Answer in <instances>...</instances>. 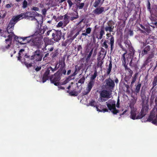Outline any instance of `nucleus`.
Here are the masks:
<instances>
[{
    "instance_id": "680f3d73",
    "label": "nucleus",
    "mask_w": 157,
    "mask_h": 157,
    "mask_svg": "<svg viewBox=\"0 0 157 157\" xmlns=\"http://www.w3.org/2000/svg\"><path fill=\"white\" fill-rule=\"evenodd\" d=\"M53 47H52L50 48L48 50H49V51H52L53 50Z\"/></svg>"
},
{
    "instance_id": "f257e3e1",
    "label": "nucleus",
    "mask_w": 157,
    "mask_h": 157,
    "mask_svg": "<svg viewBox=\"0 0 157 157\" xmlns=\"http://www.w3.org/2000/svg\"><path fill=\"white\" fill-rule=\"evenodd\" d=\"M30 37H32V39L29 40L30 41H32L34 45L39 47V29L35 32L31 36L26 37H19L17 36H15L14 37V40L18 42L21 44H26V43L29 42L27 41L25 42H23V41H25L26 39H29ZM29 40V39H28Z\"/></svg>"
},
{
    "instance_id": "72a5a7b5",
    "label": "nucleus",
    "mask_w": 157,
    "mask_h": 157,
    "mask_svg": "<svg viewBox=\"0 0 157 157\" xmlns=\"http://www.w3.org/2000/svg\"><path fill=\"white\" fill-rule=\"evenodd\" d=\"M101 0H95L94 3V7H97L100 3Z\"/></svg>"
},
{
    "instance_id": "6e6d98bb",
    "label": "nucleus",
    "mask_w": 157,
    "mask_h": 157,
    "mask_svg": "<svg viewBox=\"0 0 157 157\" xmlns=\"http://www.w3.org/2000/svg\"><path fill=\"white\" fill-rule=\"evenodd\" d=\"M79 31H78L74 36V37H76L79 34Z\"/></svg>"
},
{
    "instance_id": "6e6552de",
    "label": "nucleus",
    "mask_w": 157,
    "mask_h": 157,
    "mask_svg": "<svg viewBox=\"0 0 157 157\" xmlns=\"http://www.w3.org/2000/svg\"><path fill=\"white\" fill-rule=\"evenodd\" d=\"M57 67V65L56 64L54 68H53L51 66L50 67H48V69H47V70L46 71V72H45L43 77L42 78V82H43L44 83L46 81V80L48 79V75H49L50 70H52V71L53 72L55 71H56L57 69L56 68Z\"/></svg>"
},
{
    "instance_id": "c03bdc74",
    "label": "nucleus",
    "mask_w": 157,
    "mask_h": 157,
    "mask_svg": "<svg viewBox=\"0 0 157 157\" xmlns=\"http://www.w3.org/2000/svg\"><path fill=\"white\" fill-rule=\"evenodd\" d=\"M102 64L103 62L101 60H98L97 63V66L98 67H101Z\"/></svg>"
},
{
    "instance_id": "f3484780",
    "label": "nucleus",
    "mask_w": 157,
    "mask_h": 157,
    "mask_svg": "<svg viewBox=\"0 0 157 157\" xmlns=\"http://www.w3.org/2000/svg\"><path fill=\"white\" fill-rule=\"evenodd\" d=\"M104 11V8L102 7H99L97 8L93 11L94 14L99 15L102 13Z\"/></svg>"
},
{
    "instance_id": "e433bc0d",
    "label": "nucleus",
    "mask_w": 157,
    "mask_h": 157,
    "mask_svg": "<svg viewBox=\"0 0 157 157\" xmlns=\"http://www.w3.org/2000/svg\"><path fill=\"white\" fill-rule=\"evenodd\" d=\"M93 49H92L91 51L90 52L89 54L87 55V56L86 57V59H89L90 58L91 56L92 55V54L93 53Z\"/></svg>"
},
{
    "instance_id": "7c9ffc66",
    "label": "nucleus",
    "mask_w": 157,
    "mask_h": 157,
    "mask_svg": "<svg viewBox=\"0 0 157 157\" xmlns=\"http://www.w3.org/2000/svg\"><path fill=\"white\" fill-rule=\"evenodd\" d=\"M97 71L96 70L94 71V72L93 75H92L91 78L90 80L94 81V80L96 78L97 76Z\"/></svg>"
},
{
    "instance_id": "20e7f679",
    "label": "nucleus",
    "mask_w": 157,
    "mask_h": 157,
    "mask_svg": "<svg viewBox=\"0 0 157 157\" xmlns=\"http://www.w3.org/2000/svg\"><path fill=\"white\" fill-rule=\"evenodd\" d=\"M147 121H151L152 123L157 125V108L153 109Z\"/></svg>"
},
{
    "instance_id": "c756f323",
    "label": "nucleus",
    "mask_w": 157,
    "mask_h": 157,
    "mask_svg": "<svg viewBox=\"0 0 157 157\" xmlns=\"http://www.w3.org/2000/svg\"><path fill=\"white\" fill-rule=\"evenodd\" d=\"M41 30L40 31V33L41 34H43L45 31L48 29L46 26H45L41 28Z\"/></svg>"
},
{
    "instance_id": "39448f33",
    "label": "nucleus",
    "mask_w": 157,
    "mask_h": 157,
    "mask_svg": "<svg viewBox=\"0 0 157 157\" xmlns=\"http://www.w3.org/2000/svg\"><path fill=\"white\" fill-rule=\"evenodd\" d=\"M106 103L109 109L113 114H116L118 111L116 108V101L113 100H109L106 102Z\"/></svg>"
},
{
    "instance_id": "774afa93",
    "label": "nucleus",
    "mask_w": 157,
    "mask_h": 157,
    "mask_svg": "<svg viewBox=\"0 0 157 157\" xmlns=\"http://www.w3.org/2000/svg\"><path fill=\"white\" fill-rule=\"evenodd\" d=\"M83 19L82 20L79 22V23L78 24V25H80L81 23L83 21Z\"/></svg>"
},
{
    "instance_id": "7ed1b4c3",
    "label": "nucleus",
    "mask_w": 157,
    "mask_h": 157,
    "mask_svg": "<svg viewBox=\"0 0 157 157\" xmlns=\"http://www.w3.org/2000/svg\"><path fill=\"white\" fill-rule=\"evenodd\" d=\"M111 92L109 91L104 90L100 92L98 101L100 102L105 101L111 97Z\"/></svg>"
},
{
    "instance_id": "393cba45",
    "label": "nucleus",
    "mask_w": 157,
    "mask_h": 157,
    "mask_svg": "<svg viewBox=\"0 0 157 157\" xmlns=\"http://www.w3.org/2000/svg\"><path fill=\"white\" fill-rule=\"evenodd\" d=\"M145 114L144 109H142L139 115L137 116V119L142 118Z\"/></svg>"
},
{
    "instance_id": "4be33fe9",
    "label": "nucleus",
    "mask_w": 157,
    "mask_h": 157,
    "mask_svg": "<svg viewBox=\"0 0 157 157\" xmlns=\"http://www.w3.org/2000/svg\"><path fill=\"white\" fill-rule=\"evenodd\" d=\"M134 54V51L132 50V52L130 54V55H129L127 57V60L128 61L127 62L128 63V60L129 59H131V60L129 63V65L130 66H132V59H133V56H132Z\"/></svg>"
},
{
    "instance_id": "a878e982",
    "label": "nucleus",
    "mask_w": 157,
    "mask_h": 157,
    "mask_svg": "<svg viewBox=\"0 0 157 157\" xmlns=\"http://www.w3.org/2000/svg\"><path fill=\"white\" fill-rule=\"evenodd\" d=\"M31 15H33V18L32 19H34V20H36L37 21V22L39 25V22L37 21V20L35 18V17L36 16H39V14L38 13L36 12H31Z\"/></svg>"
},
{
    "instance_id": "b1692460",
    "label": "nucleus",
    "mask_w": 157,
    "mask_h": 157,
    "mask_svg": "<svg viewBox=\"0 0 157 157\" xmlns=\"http://www.w3.org/2000/svg\"><path fill=\"white\" fill-rule=\"evenodd\" d=\"M91 31V29L90 28H88L86 29V31H82L83 32H84L82 33V36H86L88 34L90 33Z\"/></svg>"
},
{
    "instance_id": "6ab92c4d",
    "label": "nucleus",
    "mask_w": 157,
    "mask_h": 157,
    "mask_svg": "<svg viewBox=\"0 0 157 157\" xmlns=\"http://www.w3.org/2000/svg\"><path fill=\"white\" fill-rule=\"evenodd\" d=\"M69 17L66 14L64 16V18L63 23L64 24V27L67 25L69 23Z\"/></svg>"
},
{
    "instance_id": "49530a36",
    "label": "nucleus",
    "mask_w": 157,
    "mask_h": 157,
    "mask_svg": "<svg viewBox=\"0 0 157 157\" xmlns=\"http://www.w3.org/2000/svg\"><path fill=\"white\" fill-rule=\"evenodd\" d=\"M19 56L17 57V59L20 61H21L23 62V59L21 60V53H18Z\"/></svg>"
},
{
    "instance_id": "4468645a",
    "label": "nucleus",
    "mask_w": 157,
    "mask_h": 157,
    "mask_svg": "<svg viewBox=\"0 0 157 157\" xmlns=\"http://www.w3.org/2000/svg\"><path fill=\"white\" fill-rule=\"evenodd\" d=\"M94 84V81L90 80L87 85V86L86 88V91L85 92V94H88L91 90Z\"/></svg>"
},
{
    "instance_id": "cd10ccee",
    "label": "nucleus",
    "mask_w": 157,
    "mask_h": 157,
    "mask_svg": "<svg viewBox=\"0 0 157 157\" xmlns=\"http://www.w3.org/2000/svg\"><path fill=\"white\" fill-rule=\"evenodd\" d=\"M84 5V3H80L79 2H77L76 6L79 9H82Z\"/></svg>"
},
{
    "instance_id": "58836bf2",
    "label": "nucleus",
    "mask_w": 157,
    "mask_h": 157,
    "mask_svg": "<svg viewBox=\"0 0 157 157\" xmlns=\"http://www.w3.org/2000/svg\"><path fill=\"white\" fill-rule=\"evenodd\" d=\"M136 74H135L134 76V77L132 78V81L131 82V85H133L134 83L136 81Z\"/></svg>"
},
{
    "instance_id": "ddd939ff",
    "label": "nucleus",
    "mask_w": 157,
    "mask_h": 157,
    "mask_svg": "<svg viewBox=\"0 0 157 157\" xmlns=\"http://www.w3.org/2000/svg\"><path fill=\"white\" fill-rule=\"evenodd\" d=\"M131 109L130 118L133 120L137 119L136 115L138 113V112L135 108L131 107Z\"/></svg>"
},
{
    "instance_id": "5701e85b",
    "label": "nucleus",
    "mask_w": 157,
    "mask_h": 157,
    "mask_svg": "<svg viewBox=\"0 0 157 157\" xmlns=\"http://www.w3.org/2000/svg\"><path fill=\"white\" fill-rule=\"evenodd\" d=\"M150 49V46L147 45L146 46L144 49L142 51L141 54L144 56V55L147 54V52L149 51Z\"/></svg>"
},
{
    "instance_id": "dca6fc26",
    "label": "nucleus",
    "mask_w": 157,
    "mask_h": 157,
    "mask_svg": "<svg viewBox=\"0 0 157 157\" xmlns=\"http://www.w3.org/2000/svg\"><path fill=\"white\" fill-rule=\"evenodd\" d=\"M62 32L61 31H56V33L55 37L53 38L54 40L57 42L60 40L61 37Z\"/></svg>"
},
{
    "instance_id": "f704fd0d",
    "label": "nucleus",
    "mask_w": 157,
    "mask_h": 157,
    "mask_svg": "<svg viewBox=\"0 0 157 157\" xmlns=\"http://www.w3.org/2000/svg\"><path fill=\"white\" fill-rule=\"evenodd\" d=\"M75 16H72L71 17V20L73 21L75 19H77L78 17V13L77 12H75Z\"/></svg>"
},
{
    "instance_id": "052dcab7",
    "label": "nucleus",
    "mask_w": 157,
    "mask_h": 157,
    "mask_svg": "<svg viewBox=\"0 0 157 157\" xmlns=\"http://www.w3.org/2000/svg\"><path fill=\"white\" fill-rule=\"evenodd\" d=\"M24 49H21L20 50L19 53H21V52H24Z\"/></svg>"
},
{
    "instance_id": "3c124183",
    "label": "nucleus",
    "mask_w": 157,
    "mask_h": 157,
    "mask_svg": "<svg viewBox=\"0 0 157 157\" xmlns=\"http://www.w3.org/2000/svg\"><path fill=\"white\" fill-rule=\"evenodd\" d=\"M32 10L34 11H38L39 10V8L35 7H33L32 8Z\"/></svg>"
},
{
    "instance_id": "603ef678",
    "label": "nucleus",
    "mask_w": 157,
    "mask_h": 157,
    "mask_svg": "<svg viewBox=\"0 0 157 157\" xmlns=\"http://www.w3.org/2000/svg\"><path fill=\"white\" fill-rule=\"evenodd\" d=\"M129 34L130 36H132L133 35V31L131 30H130L129 31Z\"/></svg>"
},
{
    "instance_id": "8fccbe9b",
    "label": "nucleus",
    "mask_w": 157,
    "mask_h": 157,
    "mask_svg": "<svg viewBox=\"0 0 157 157\" xmlns=\"http://www.w3.org/2000/svg\"><path fill=\"white\" fill-rule=\"evenodd\" d=\"M47 10L46 9H44L42 10V13L43 15H45L46 12Z\"/></svg>"
},
{
    "instance_id": "aec40b11",
    "label": "nucleus",
    "mask_w": 157,
    "mask_h": 157,
    "mask_svg": "<svg viewBox=\"0 0 157 157\" xmlns=\"http://www.w3.org/2000/svg\"><path fill=\"white\" fill-rule=\"evenodd\" d=\"M114 28V26H113L111 24H109L105 28V29L106 31H109L111 32L113 31V30Z\"/></svg>"
},
{
    "instance_id": "473e14b6",
    "label": "nucleus",
    "mask_w": 157,
    "mask_h": 157,
    "mask_svg": "<svg viewBox=\"0 0 157 157\" xmlns=\"http://www.w3.org/2000/svg\"><path fill=\"white\" fill-rule=\"evenodd\" d=\"M141 86V84H138L136 87L135 91L137 93L139 92Z\"/></svg>"
},
{
    "instance_id": "9d476101",
    "label": "nucleus",
    "mask_w": 157,
    "mask_h": 157,
    "mask_svg": "<svg viewBox=\"0 0 157 157\" xmlns=\"http://www.w3.org/2000/svg\"><path fill=\"white\" fill-rule=\"evenodd\" d=\"M60 79V75L58 73H56L50 78V80L52 83H54L55 85L57 86L59 84L58 81Z\"/></svg>"
},
{
    "instance_id": "412c9836",
    "label": "nucleus",
    "mask_w": 157,
    "mask_h": 157,
    "mask_svg": "<svg viewBox=\"0 0 157 157\" xmlns=\"http://www.w3.org/2000/svg\"><path fill=\"white\" fill-rule=\"evenodd\" d=\"M127 53V51H125V52L122 55L121 57V60L122 62V64L125 67L126 66V63H127L125 57V56Z\"/></svg>"
},
{
    "instance_id": "c9c22d12",
    "label": "nucleus",
    "mask_w": 157,
    "mask_h": 157,
    "mask_svg": "<svg viewBox=\"0 0 157 157\" xmlns=\"http://www.w3.org/2000/svg\"><path fill=\"white\" fill-rule=\"evenodd\" d=\"M28 5V3L27 1L26 0H24L23 1L22 4V8L24 9L26 8Z\"/></svg>"
},
{
    "instance_id": "09e8293b",
    "label": "nucleus",
    "mask_w": 157,
    "mask_h": 157,
    "mask_svg": "<svg viewBox=\"0 0 157 157\" xmlns=\"http://www.w3.org/2000/svg\"><path fill=\"white\" fill-rule=\"evenodd\" d=\"M157 78H154V81L153 82L154 86H155L156 85V83L157 82Z\"/></svg>"
},
{
    "instance_id": "bf43d9fd",
    "label": "nucleus",
    "mask_w": 157,
    "mask_h": 157,
    "mask_svg": "<svg viewBox=\"0 0 157 157\" xmlns=\"http://www.w3.org/2000/svg\"><path fill=\"white\" fill-rule=\"evenodd\" d=\"M75 12L71 13L70 14V15L72 16H75Z\"/></svg>"
},
{
    "instance_id": "13d9d810",
    "label": "nucleus",
    "mask_w": 157,
    "mask_h": 157,
    "mask_svg": "<svg viewBox=\"0 0 157 157\" xmlns=\"http://www.w3.org/2000/svg\"><path fill=\"white\" fill-rule=\"evenodd\" d=\"M51 30H50L48 31L47 33V35H49L50 33L51 32Z\"/></svg>"
},
{
    "instance_id": "bb28decb",
    "label": "nucleus",
    "mask_w": 157,
    "mask_h": 157,
    "mask_svg": "<svg viewBox=\"0 0 157 157\" xmlns=\"http://www.w3.org/2000/svg\"><path fill=\"white\" fill-rule=\"evenodd\" d=\"M105 34V32L103 29H101L99 33V35H98L97 38L98 39H101L102 38V36Z\"/></svg>"
},
{
    "instance_id": "f03ea898",
    "label": "nucleus",
    "mask_w": 157,
    "mask_h": 157,
    "mask_svg": "<svg viewBox=\"0 0 157 157\" xmlns=\"http://www.w3.org/2000/svg\"><path fill=\"white\" fill-rule=\"evenodd\" d=\"M33 55L31 56V59H32L34 64L33 67L35 68V70L36 71H39V67L37 66L39 63V50H38L33 53Z\"/></svg>"
},
{
    "instance_id": "4c0bfd02",
    "label": "nucleus",
    "mask_w": 157,
    "mask_h": 157,
    "mask_svg": "<svg viewBox=\"0 0 157 157\" xmlns=\"http://www.w3.org/2000/svg\"><path fill=\"white\" fill-rule=\"evenodd\" d=\"M96 108L97 109V111H98L99 112H108V110L107 109H104L101 110L99 109H98V107L97 106L96 107Z\"/></svg>"
},
{
    "instance_id": "1a4fd4ad",
    "label": "nucleus",
    "mask_w": 157,
    "mask_h": 157,
    "mask_svg": "<svg viewBox=\"0 0 157 157\" xmlns=\"http://www.w3.org/2000/svg\"><path fill=\"white\" fill-rule=\"evenodd\" d=\"M13 34H11L8 35V38L5 40L6 43L7 45H6L3 49L5 51L6 50L8 49L11 46Z\"/></svg>"
},
{
    "instance_id": "0e129e2a",
    "label": "nucleus",
    "mask_w": 157,
    "mask_h": 157,
    "mask_svg": "<svg viewBox=\"0 0 157 157\" xmlns=\"http://www.w3.org/2000/svg\"><path fill=\"white\" fill-rule=\"evenodd\" d=\"M67 82V80H65L63 83V84H65Z\"/></svg>"
},
{
    "instance_id": "4d7b16f0",
    "label": "nucleus",
    "mask_w": 157,
    "mask_h": 157,
    "mask_svg": "<svg viewBox=\"0 0 157 157\" xmlns=\"http://www.w3.org/2000/svg\"><path fill=\"white\" fill-rule=\"evenodd\" d=\"M59 90L62 89V90H64V88L63 86H59L58 87Z\"/></svg>"
},
{
    "instance_id": "338daca9",
    "label": "nucleus",
    "mask_w": 157,
    "mask_h": 157,
    "mask_svg": "<svg viewBox=\"0 0 157 157\" xmlns=\"http://www.w3.org/2000/svg\"><path fill=\"white\" fill-rule=\"evenodd\" d=\"M66 73V70H64L63 71V73L64 75H65Z\"/></svg>"
},
{
    "instance_id": "9b49d317",
    "label": "nucleus",
    "mask_w": 157,
    "mask_h": 157,
    "mask_svg": "<svg viewBox=\"0 0 157 157\" xmlns=\"http://www.w3.org/2000/svg\"><path fill=\"white\" fill-rule=\"evenodd\" d=\"M105 86L106 88H113L115 86L113 80L110 78L106 79L105 81Z\"/></svg>"
},
{
    "instance_id": "e2e57ef3",
    "label": "nucleus",
    "mask_w": 157,
    "mask_h": 157,
    "mask_svg": "<svg viewBox=\"0 0 157 157\" xmlns=\"http://www.w3.org/2000/svg\"><path fill=\"white\" fill-rule=\"evenodd\" d=\"M71 72V70H68L67 72V74L68 75H69L70 73Z\"/></svg>"
},
{
    "instance_id": "a19ab883",
    "label": "nucleus",
    "mask_w": 157,
    "mask_h": 157,
    "mask_svg": "<svg viewBox=\"0 0 157 157\" xmlns=\"http://www.w3.org/2000/svg\"><path fill=\"white\" fill-rule=\"evenodd\" d=\"M63 25L64 26V24L62 21H60L59 22L57 25V27H61Z\"/></svg>"
},
{
    "instance_id": "864d4df0",
    "label": "nucleus",
    "mask_w": 157,
    "mask_h": 157,
    "mask_svg": "<svg viewBox=\"0 0 157 157\" xmlns=\"http://www.w3.org/2000/svg\"><path fill=\"white\" fill-rule=\"evenodd\" d=\"M119 99L118 98L117 100V104L116 106L117 107H119Z\"/></svg>"
},
{
    "instance_id": "f8f14e48",
    "label": "nucleus",
    "mask_w": 157,
    "mask_h": 157,
    "mask_svg": "<svg viewBox=\"0 0 157 157\" xmlns=\"http://www.w3.org/2000/svg\"><path fill=\"white\" fill-rule=\"evenodd\" d=\"M19 19L21 17L28 19L29 17H33V15H31V13L30 12H27L25 13H22L20 14L17 15Z\"/></svg>"
},
{
    "instance_id": "de8ad7c7",
    "label": "nucleus",
    "mask_w": 157,
    "mask_h": 157,
    "mask_svg": "<svg viewBox=\"0 0 157 157\" xmlns=\"http://www.w3.org/2000/svg\"><path fill=\"white\" fill-rule=\"evenodd\" d=\"M70 94L71 95L74 96H76L78 95V93H77L73 91L71 92Z\"/></svg>"
},
{
    "instance_id": "2f4dec72",
    "label": "nucleus",
    "mask_w": 157,
    "mask_h": 157,
    "mask_svg": "<svg viewBox=\"0 0 157 157\" xmlns=\"http://www.w3.org/2000/svg\"><path fill=\"white\" fill-rule=\"evenodd\" d=\"M85 78L84 76H82L81 78L78 81V83L81 84H83L84 83L85 80Z\"/></svg>"
},
{
    "instance_id": "ea45409f",
    "label": "nucleus",
    "mask_w": 157,
    "mask_h": 157,
    "mask_svg": "<svg viewBox=\"0 0 157 157\" xmlns=\"http://www.w3.org/2000/svg\"><path fill=\"white\" fill-rule=\"evenodd\" d=\"M107 43L106 40H105L102 44V46L106 49H107L108 47Z\"/></svg>"
},
{
    "instance_id": "a211bd4d",
    "label": "nucleus",
    "mask_w": 157,
    "mask_h": 157,
    "mask_svg": "<svg viewBox=\"0 0 157 157\" xmlns=\"http://www.w3.org/2000/svg\"><path fill=\"white\" fill-rule=\"evenodd\" d=\"M106 36H107V38H106L107 39H108L109 38L110 36L111 37L110 39V45H111V49L112 50L113 49V44H114V37H113V36H112L111 35L110 33H107L106 34Z\"/></svg>"
},
{
    "instance_id": "0eeeda50",
    "label": "nucleus",
    "mask_w": 157,
    "mask_h": 157,
    "mask_svg": "<svg viewBox=\"0 0 157 157\" xmlns=\"http://www.w3.org/2000/svg\"><path fill=\"white\" fill-rule=\"evenodd\" d=\"M32 60H33L32 59H31V56L28 55L27 54L25 55L24 58L23 59V62L28 68L33 66L34 63L33 62L31 61Z\"/></svg>"
},
{
    "instance_id": "a18cd8bd",
    "label": "nucleus",
    "mask_w": 157,
    "mask_h": 157,
    "mask_svg": "<svg viewBox=\"0 0 157 157\" xmlns=\"http://www.w3.org/2000/svg\"><path fill=\"white\" fill-rule=\"evenodd\" d=\"M67 2L69 4L70 7H71L73 5V3L71 0H67Z\"/></svg>"
},
{
    "instance_id": "423d86ee",
    "label": "nucleus",
    "mask_w": 157,
    "mask_h": 157,
    "mask_svg": "<svg viewBox=\"0 0 157 157\" xmlns=\"http://www.w3.org/2000/svg\"><path fill=\"white\" fill-rule=\"evenodd\" d=\"M19 20L17 16L13 17L10 21L7 28V31L8 33H11L13 34V32H12V30H9L10 29H13L14 25Z\"/></svg>"
},
{
    "instance_id": "79ce46f5",
    "label": "nucleus",
    "mask_w": 157,
    "mask_h": 157,
    "mask_svg": "<svg viewBox=\"0 0 157 157\" xmlns=\"http://www.w3.org/2000/svg\"><path fill=\"white\" fill-rule=\"evenodd\" d=\"M2 12L3 14L2 16L0 15V17L3 19L4 18L6 17V12H4V11H2Z\"/></svg>"
},
{
    "instance_id": "5fc2aeb1",
    "label": "nucleus",
    "mask_w": 157,
    "mask_h": 157,
    "mask_svg": "<svg viewBox=\"0 0 157 157\" xmlns=\"http://www.w3.org/2000/svg\"><path fill=\"white\" fill-rule=\"evenodd\" d=\"M6 7L7 8H10L11 6L10 4H7L6 5Z\"/></svg>"
},
{
    "instance_id": "37998d69",
    "label": "nucleus",
    "mask_w": 157,
    "mask_h": 157,
    "mask_svg": "<svg viewBox=\"0 0 157 157\" xmlns=\"http://www.w3.org/2000/svg\"><path fill=\"white\" fill-rule=\"evenodd\" d=\"M90 105L91 106H95L96 105V102L93 100H92L90 102Z\"/></svg>"
},
{
    "instance_id": "69168bd1",
    "label": "nucleus",
    "mask_w": 157,
    "mask_h": 157,
    "mask_svg": "<svg viewBox=\"0 0 157 157\" xmlns=\"http://www.w3.org/2000/svg\"><path fill=\"white\" fill-rule=\"evenodd\" d=\"M148 8L149 9H150V4L149 2L148 3Z\"/></svg>"
},
{
    "instance_id": "c85d7f7f",
    "label": "nucleus",
    "mask_w": 157,
    "mask_h": 157,
    "mask_svg": "<svg viewBox=\"0 0 157 157\" xmlns=\"http://www.w3.org/2000/svg\"><path fill=\"white\" fill-rule=\"evenodd\" d=\"M112 67V64L111 61H110V63L109 64L108 68L107 69V73L108 74H109L110 73L111 71Z\"/></svg>"
},
{
    "instance_id": "2eb2a0df",
    "label": "nucleus",
    "mask_w": 157,
    "mask_h": 157,
    "mask_svg": "<svg viewBox=\"0 0 157 157\" xmlns=\"http://www.w3.org/2000/svg\"><path fill=\"white\" fill-rule=\"evenodd\" d=\"M155 98V106H157V94L156 93L154 94L152 93L151 96V98L150 99V103L151 104H152L153 103L154 99Z\"/></svg>"
}]
</instances>
